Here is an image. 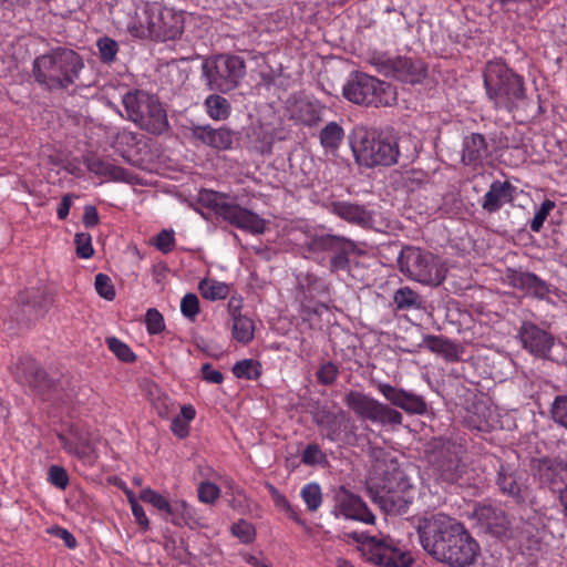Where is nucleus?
<instances>
[{"mask_svg":"<svg viewBox=\"0 0 567 567\" xmlns=\"http://www.w3.org/2000/svg\"><path fill=\"white\" fill-rule=\"evenodd\" d=\"M416 532L422 548L437 561L466 567L480 553L478 543L456 518L435 513L419 519Z\"/></svg>","mask_w":567,"mask_h":567,"instance_id":"1","label":"nucleus"},{"mask_svg":"<svg viewBox=\"0 0 567 567\" xmlns=\"http://www.w3.org/2000/svg\"><path fill=\"white\" fill-rule=\"evenodd\" d=\"M349 140L353 156L361 166H391L398 163L400 156L398 137L390 132L378 133L359 125L352 130Z\"/></svg>","mask_w":567,"mask_h":567,"instance_id":"2","label":"nucleus"},{"mask_svg":"<svg viewBox=\"0 0 567 567\" xmlns=\"http://www.w3.org/2000/svg\"><path fill=\"white\" fill-rule=\"evenodd\" d=\"M484 86L496 110L514 112L525 107L527 103L524 79L499 60L486 64Z\"/></svg>","mask_w":567,"mask_h":567,"instance_id":"3","label":"nucleus"},{"mask_svg":"<svg viewBox=\"0 0 567 567\" xmlns=\"http://www.w3.org/2000/svg\"><path fill=\"white\" fill-rule=\"evenodd\" d=\"M83 68V60L75 51L56 48L34 60L33 75L41 85L64 89L76 81Z\"/></svg>","mask_w":567,"mask_h":567,"instance_id":"4","label":"nucleus"},{"mask_svg":"<svg viewBox=\"0 0 567 567\" xmlns=\"http://www.w3.org/2000/svg\"><path fill=\"white\" fill-rule=\"evenodd\" d=\"M122 103L126 118L152 134H162L168 128L167 114L159 101L152 94L135 90L123 95Z\"/></svg>","mask_w":567,"mask_h":567,"instance_id":"5","label":"nucleus"},{"mask_svg":"<svg viewBox=\"0 0 567 567\" xmlns=\"http://www.w3.org/2000/svg\"><path fill=\"white\" fill-rule=\"evenodd\" d=\"M245 74V61L237 55L217 54L202 63V76L212 91L228 93L239 86Z\"/></svg>","mask_w":567,"mask_h":567,"instance_id":"6","label":"nucleus"},{"mask_svg":"<svg viewBox=\"0 0 567 567\" xmlns=\"http://www.w3.org/2000/svg\"><path fill=\"white\" fill-rule=\"evenodd\" d=\"M342 94L349 102L363 105L385 106L395 100L390 84L360 72L348 79Z\"/></svg>","mask_w":567,"mask_h":567,"instance_id":"7","label":"nucleus"},{"mask_svg":"<svg viewBox=\"0 0 567 567\" xmlns=\"http://www.w3.org/2000/svg\"><path fill=\"white\" fill-rule=\"evenodd\" d=\"M398 261L402 272L421 284L437 286L445 279L446 270L440 260L420 248H403Z\"/></svg>","mask_w":567,"mask_h":567,"instance_id":"8","label":"nucleus"},{"mask_svg":"<svg viewBox=\"0 0 567 567\" xmlns=\"http://www.w3.org/2000/svg\"><path fill=\"white\" fill-rule=\"evenodd\" d=\"M362 555L375 565L386 567H410L413 558L406 550L394 546L393 540L382 535L371 536L367 533H353Z\"/></svg>","mask_w":567,"mask_h":567,"instance_id":"9","label":"nucleus"},{"mask_svg":"<svg viewBox=\"0 0 567 567\" xmlns=\"http://www.w3.org/2000/svg\"><path fill=\"white\" fill-rule=\"evenodd\" d=\"M413 497V486L402 471L392 472L375 493V501L389 514L405 512Z\"/></svg>","mask_w":567,"mask_h":567,"instance_id":"10","label":"nucleus"},{"mask_svg":"<svg viewBox=\"0 0 567 567\" xmlns=\"http://www.w3.org/2000/svg\"><path fill=\"white\" fill-rule=\"evenodd\" d=\"M346 405L359 417L381 425H401L402 414L377 399L360 392L349 391L344 396Z\"/></svg>","mask_w":567,"mask_h":567,"instance_id":"11","label":"nucleus"},{"mask_svg":"<svg viewBox=\"0 0 567 567\" xmlns=\"http://www.w3.org/2000/svg\"><path fill=\"white\" fill-rule=\"evenodd\" d=\"M173 18L167 9L158 4L146 6L137 17L138 25H128V31L137 38H174L178 33L176 25H171L166 19Z\"/></svg>","mask_w":567,"mask_h":567,"instance_id":"12","label":"nucleus"},{"mask_svg":"<svg viewBox=\"0 0 567 567\" xmlns=\"http://www.w3.org/2000/svg\"><path fill=\"white\" fill-rule=\"evenodd\" d=\"M210 196L213 198L209 199V204L216 214L229 224L254 234H262L265 231V220L254 212L227 202L226 196L221 194L212 193Z\"/></svg>","mask_w":567,"mask_h":567,"instance_id":"13","label":"nucleus"},{"mask_svg":"<svg viewBox=\"0 0 567 567\" xmlns=\"http://www.w3.org/2000/svg\"><path fill=\"white\" fill-rule=\"evenodd\" d=\"M532 471L540 484L558 494L560 502L567 491V463L559 458H537L533 461Z\"/></svg>","mask_w":567,"mask_h":567,"instance_id":"14","label":"nucleus"},{"mask_svg":"<svg viewBox=\"0 0 567 567\" xmlns=\"http://www.w3.org/2000/svg\"><path fill=\"white\" fill-rule=\"evenodd\" d=\"M60 444L69 453L78 457L83 464L92 466L97 457L96 436L79 429H71L69 434L58 435Z\"/></svg>","mask_w":567,"mask_h":567,"instance_id":"15","label":"nucleus"},{"mask_svg":"<svg viewBox=\"0 0 567 567\" xmlns=\"http://www.w3.org/2000/svg\"><path fill=\"white\" fill-rule=\"evenodd\" d=\"M377 386L392 405L402 409L408 414L423 415L426 413L427 404L422 395L384 382H379Z\"/></svg>","mask_w":567,"mask_h":567,"instance_id":"16","label":"nucleus"},{"mask_svg":"<svg viewBox=\"0 0 567 567\" xmlns=\"http://www.w3.org/2000/svg\"><path fill=\"white\" fill-rule=\"evenodd\" d=\"M334 515L342 516L348 519L360 520L365 524H373L374 515L368 509L363 501L349 492L344 487H340L336 492Z\"/></svg>","mask_w":567,"mask_h":567,"instance_id":"17","label":"nucleus"},{"mask_svg":"<svg viewBox=\"0 0 567 567\" xmlns=\"http://www.w3.org/2000/svg\"><path fill=\"white\" fill-rule=\"evenodd\" d=\"M518 337L523 348L539 358H548L555 342L550 333L532 322H524L522 324Z\"/></svg>","mask_w":567,"mask_h":567,"instance_id":"18","label":"nucleus"},{"mask_svg":"<svg viewBox=\"0 0 567 567\" xmlns=\"http://www.w3.org/2000/svg\"><path fill=\"white\" fill-rule=\"evenodd\" d=\"M506 281L511 287L536 298L542 299L549 292L548 285L533 272L508 269Z\"/></svg>","mask_w":567,"mask_h":567,"instance_id":"19","label":"nucleus"},{"mask_svg":"<svg viewBox=\"0 0 567 567\" xmlns=\"http://www.w3.org/2000/svg\"><path fill=\"white\" fill-rule=\"evenodd\" d=\"M388 73L401 82L420 83L425 76L424 64L419 60L398 56L388 60Z\"/></svg>","mask_w":567,"mask_h":567,"instance_id":"20","label":"nucleus"},{"mask_svg":"<svg viewBox=\"0 0 567 567\" xmlns=\"http://www.w3.org/2000/svg\"><path fill=\"white\" fill-rule=\"evenodd\" d=\"M480 525L496 537L506 535L509 522L505 513L492 505H481L474 512Z\"/></svg>","mask_w":567,"mask_h":567,"instance_id":"21","label":"nucleus"},{"mask_svg":"<svg viewBox=\"0 0 567 567\" xmlns=\"http://www.w3.org/2000/svg\"><path fill=\"white\" fill-rule=\"evenodd\" d=\"M497 486L501 492L516 502H523L526 494V483L522 474L509 465H502L497 474Z\"/></svg>","mask_w":567,"mask_h":567,"instance_id":"22","label":"nucleus"},{"mask_svg":"<svg viewBox=\"0 0 567 567\" xmlns=\"http://www.w3.org/2000/svg\"><path fill=\"white\" fill-rule=\"evenodd\" d=\"M313 422L326 432L327 439L332 442L341 439V433L346 429L347 416L343 411L337 413L327 408H320L312 414Z\"/></svg>","mask_w":567,"mask_h":567,"instance_id":"23","label":"nucleus"},{"mask_svg":"<svg viewBox=\"0 0 567 567\" xmlns=\"http://www.w3.org/2000/svg\"><path fill=\"white\" fill-rule=\"evenodd\" d=\"M193 136L216 150H228L231 147L235 133L226 127L213 128L209 125L195 126L193 128Z\"/></svg>","mask_w":567,"mask_h":567,"instance_id":"24","label":"nucleus"},{"mask_svg":"<svg viewBox=\"0 0 567 567\" xmlns=\"http://www.w3.org/2000/svg\"><path fill=\"white\" fill-rule=\"evenodd\" d=\"M515 187L508 182L495 181L483 197L482 208L495 213L514 200Z\"/></svg>","mask_w":567,"mask_h":567,"instance_id":"25","label":"nucleus"},{"mask_svg":"<svg viewBox=\"0 0 567 567\" xmlns=\"http://www.w3.org/2000/svg\"><path fill=\"white\" fill-rule=\"evenodd\" d=\"M330 212L343 220L367 228L371 227L373 217L371 212L363 206L349 202H333L330 205Z\"/></svg>","mask_w":567,"mask_h":567,"instance_id":"26","label":"nucleus"},{"mask_svg":"<svg viewBox=\"0 0 567 567\" xmlns=\"http://www.w3.org/2000/svg\"><path fill=\"white\" fill-rule=\"evenodd\" d=\"M321 105L307 99L297 100L290 107L291 118L301 124L312 126L321 120Z\"/></svg>","mask_w":567,"mask_h":567,"instance_id":"27","label":"nucleus"},{"mask_svg":"<svg viewBox=\"0 0 567 567\" xmlns=\"http://www.w3.org/2000/svg\"><path fill=\"white\" fill-rule=\"evenodd\" d=\"M12 373L18 382L37 388L38 382L44 379V372L39 370L31 358L19 360L12 368Z\"/></svg>","mask_w":567,"mask_h":567,"instance_id":"28","label":"nucleus"},{"mask_svg":"<svg viewBox=\"0 0 567 567\" xmlns=\"http://www.w3.org/2000/svg\"><path fill=\"white\" fill-rule=\"evenodd\" d=\"M87 168L91 173L107 177L115 182H130L131 174L123 167L116 166L107 161L101 158H92L87 163Z\"/></svg>","mask_w":567,"mask_h":567,"instance_id":"29","label":"nucleus"},{"mask_svg":"<svg viewBox=\"0 0 567 567\" xmlns=\"http://www.w3.org/2000/svg\"><path fill=\"white\" fill-rule=\"evenodd\" d=\"M423 344L430 351L441 354L449 361H454L458 358L457 347L443 337L426 334L423 337Z\"/></svg>","mask_w":567,"mask_h":567,"instance_id":"30","label":"nucleus"},{"mask_svg":"<svg viewBox=\"0 0 567 567\" xmlns=\"http://www.w3.org/2000/svg\"><path fill=\"white\" fill-rule=\"evenodd\" d=\"M357 245L353 240L344 238L342 244L338 245V249L332 250L333 256L330 259V271L338 272L348 270L350 266L349 255L355 252Z\"/></svg>","mask_w":567,"mask_h":567,"instance_id":"31","label":"nucleus"},{"mask_svg":"<svg viewBox=\"0 0 567 567\" xmlns=\"http://www.w3.org/2000/svg\"><path fill=\"white\" fill-rule=\"evenodd\" d=\"M344 137L343 128L337 122L328 123L319 134L321 146L326 153H334Z\"/></svg>","mask_w":567,"mask_h":567,"instance_id":"32","label":"nucleus"},{"mask_svg":"<svg viewBox=\"0 0 567 567\" xmlns=\"http://www.w3.org/2000/svg\"><path fill=\"white\" fill-rule=\"evenodd\" d=\"M204 106L207 115L214 121L227 120L231 112L229 101L219 94L208 95L204 101Z\"/></svg>","mask_w":567,"mask_h":567,"instance_id":"33","label":"nucleus"},{"mask_svg":"<svg viewBox=\"0 0 567 567\" xmlns=\"http://www.w3.org/2000/svg\"><path fill=\"white\" fill-rule=\"evenodd\" d=\"M393 303L396 310L410 311L423 308L422 297L409 287L398 289L393 295Z\"/></svg>","mask_w":567,"mask_h":567,"instance_id":"34","label":"nucleus"},{"mask_svg":"<svg viewBox=\"0 0 567 567\" xmlns=\"http://www.w3.org/2000/svg\"><path fill=\"white\" fill-rule=\"evenodd\" d=\"M485 153V138L481 134H472L464 140L462 162L466 165L478 162Z\"/></svg>","mask_w":567,"mask_h":567,"instance_id":"35","label":"nucleus"},{"mask_svg":"<svg viewBox=\"0 0 567 567\" xmlns=\"http://www.w3.org/2000/svg\"><path fill=\"white\" fill-rule=\"evenodd\" d=\"M198 290L203 298L209 301L221 300L229 295V286L227 284L209 278L199 281Z\"/></svg>","mask_w":567,"mask_h":567,"instance_id":"36","label":"nucleus"},{"mask_svg":"<svg viewBox=\"0 0 567 567\" xmlns=\"http://www.w3.org/2000/svg\"><path fill=\"white\" fill-rule=\"evenodd\" d=\"M196 411L193 405L187 404L181 408V415L175 416L171 423V431L178 439H185L189 434V423L195 419Z\"/></svg>","mask_w":567,"mask_h":567,"instance_id":"37","label":"nucleus"},{"mask_svg":"<svg viewBox=\"0 0 567 567\" xmlns=\"http://www.w3.org/2000/svg\"><path fill=\"white\" fill-rule=\"evenodd\" d=\"M171 508L173 509L168 511L167 515L174 525H189L196 519V509L183 499L175 501Z\"/></svg>","mask_w":567,"mask_h":567,"instance_id":"38","label":"nucleus"},{"mask_svg":"<svg viewBox=\"0 0 567 567\" xmlns=\"http://www.w3.org/2000/svg\"><path fill=\"white\" fill-rule=\"evenodd\" d=\"M346 237L336 236V235H316L311 237L307 244L308 250L310 252H323V251H332L338 249V245L342 244V240Z\"/></svg>","mask_w":567,"mask_h":567,"instance_id":"39","label":"nucleus"},{"mask_svg":"<svg viewBox=\"0 0 567 567\" xmlns=\"http://www.w3.org/2000/svg\"><path fill=\"white\" fill-rule=\"evenodd\" d=\"M254 331H255V327H254V323L251 321V319H249L248 317L246 316H243V317H235L233 319V337L236 341L240 342V343H248L252 340L254 338Z\"/></svg>","mask_w":567,"mask_h":567,"instance_id":"40","label":"nucleus"},{"mask_svg":"<svg viewBox=\"0 0 567 567\" xmlns=\"http://www.w3.org/2000/svg\"><path fill=\"white\" fill-rule=\"evenodd\" d=\"M233 373L239 379L256 380L261 373V365L256 360L245 359L233 367Z\"/></svg>","mask_w":567,"mask_h":567,"instance_id":"41","label":"nucleus"},{"mask_svg":"<svg viewBox=\"0 0 567 567\" xmlns=\"http://www.w3.org/2000/svg\"><path fill=\"white\" fill-rule=\"evenodd\" d=\"M96 48L99 51L100 60L104 64L113 63L120 49L118 43L110 37L99 38L96 41Z\"/></svg>","mask_w":567,"mask_h":567,"instance_id":"42","label":"nucleus"},{"mask_svg":"<svg viewBox=\"0 0 567 567\" xmlns=\"http://www.w3.org/2000/svg\"><path fill=\"white\" fill-rule=\"evenodd\" d=\"M437 470L443 480L449 482H456L461 477L460 461L456 454H449L446 460L437 463Z\"/></svg>","mask_w":567,"mask_h":567,"instance_id":"43","label":"nucleus"},{"mask_svg":"<svg viewBox=\"0 0 567 567\" xmlns=\"http://www.w3.org/2000/svg\"><path fill=\"white\" fill-rule=\"evenodd\" d=\"M300 496L307 505V508L311 512L317 511L322 503V493L319 484L309 483L306 484L300 492Z\"/></svg>","mask_w":567,"mask_h":567,"instance_id":"44","label":"nucleus"},{"mask_svg":"<svg viewBox=\"0 0 567 567\" xmlns=\"http://www.w3.org/2000/svg\"><path fill=\"white\" fill-rule=\"evenodd\" d=\"M550 414L554 422L567 430V395H558L551 403Z\"/></svg>","mask_w":567,"mask_h":567,"instance_id":"45","label":"nucleus"},{"mask_svg":"<svg viewBox=\"0 0 567 567\" xmlns=\"http://www.w3.org/2000/svg\"><path fill=\"white\" fill-rule=\"evenodd\" d=\"M140 497L143 502L151 504L158 511L165 512L166 514L172 509V504L168 499L152 488L143 489Z\"/></svg>","mask_w":567,"mask_h":567,"instance_id":"46","label":"nucleus"},{"mask_svg":"<svg viewBox=\"0 0 567 567\" xmlns=\"http://www.w3.org/2000/svg\"><path fill=\"white\" fill-rule=\"evenodd\" d=\"M109 349L123 362H132L135 355L131 348L115 337L106 338Z\"/></svg>","mask_w":567,"mask_h":567,"instance_id":"47","label":"nucleus"},{"mask_svg":"<svg viewBox=\"0 0 567 567\" xmlns=\"http://www.w3.org/2000/svg\"><path fill=\"white\" fill-rule=\"evenodd\" d=\"M231 534L241 543L249 544L255 539L256 530L252 524L245 519H240L231 526Z\"/></svg>","mask_w":567,"mask_h":567,"instance_id":"48","label":"nucleus"},{"mask_svg":"<svg viewBox=\"0 0 567 567\" xmlns=\"http://www.w3.org/2000/svg\"><path fill=\"white\" fill-rule=\"evenodd\" d=\"M94 287L96 292L103 299L111 301L115 298V289L111 278L105 274H97L94 280Z\"/></svg>","mask_w":567,"mask_h":567,"instance_id":"49","label":"nucleus"},{"mask_svg":"<svg viewBox=\"0 0 567 567\" xmlns=\"http://www.w3.org/2000/svg\"><path fill=\"white\" fill-rule=\"evenodd\" d=\"M146 331L150 334H158L165 329L163 315L155 308H151L145 313Z\"/></svg>","mask_w":567,"mask_h":567,"instance_id":"50","label":"nucleus"},{"mask_svg":"<svg viewBox=\"0 0 567 567\" xmlns=\"http://www.w3.org/2000/svg\"><path fill=\"white\" fill-rule=\"evenodd\" d=\"M153 245L163 254L171 252L175 247V231L173 229H163L153 239Z\"/></svg>","mask_w":567,"mask_h":567,"instance_id":"51","label":"nucleus"},{"mask_svg":"<svg viewBox=\"0 0 567 567\" xmlns=\"http://www.w3.org/2000/svg\"><path fill=\"white\" fill-rule=\"evenodd\" d=\"M76 245V255L82 259H89L93 256L92 237L87 233H78L74 238Z\"/></svg>","mask_w":567,"mask_h":567,"instance_id":"52","label":"nucleus"},{"mask_svg":"<svg viewBox=\"0 0 567 567\" xmlns=\"http://www.w3.org/2000/svg\"><path fill=\"white\" fill-rule=\"evenodd\" d=\"M181 312L184 317L194 320L199 312V300L195 293H186L181 300Z\"/></svg>","mask_w":567,"mask_h":567,"instance_id":"53","label":"nucleus"},{"mask_svg":"<svg viewBox=\"0 0 567 567\" xmlns=\"http://www.w3.org/2000/svg\"><path fill=\"white\" fill-rule=\"evenodd\" d=\"M555 207V203L547 199L542 203L540 207L536 210L532 221H530V229L534 233H538L544 221L546 220L547 216L549 215L550 210Z\"/></svg>","mask_w":567,"mask_h":567,"instance_id":"54","label":"nucleus"},{"mask_svg":"<svg viewBox=\"0 0 567 567\" xmlns=\"http://www.w3.org/2000/svg\"><path fill=\"white\" fill-rule=\"evenodd\" d=\"M338 374V367L329 361L320 365L317 372V379L321 384L331 385L336 382Z\"/></svg>","mask_w":567,"mask_h":567,"instance_id":"55","label":"nucleus"},{"mask_svg":"<svg viewBox=\"0 0 567 567\" xmlns=\"http://www.w3.org/2000/svg\"><path fill=\"white\" fill-rule=\"evenodd\" d=\"M197 492L199 501L205 504H213L220 495L219 487L210 482H202Z\"/></svg>","mask_w":567,"mask_h":567,"instance_id":"56","label":"nucleus"},{"mask_svg":"<svg viewBox=\"0 0 567 567\" xmlns=\"http://www.w3.org/2000/svg\"><path fill=\"white\" fill-rule=\"evenodd\" d=\"M49 482L61 488V489H64L68 484H69V476H68V473L66 471L61 467V466H58V465H52L50 468H49Z\"/></svg>","mask_w":567,"mask_h":567,"instance_id":"57","label":"nucleus"},{"mask_svg":"<svg viewBox=\"0 0 567 567\" xmlns=\"http://www.w3.org/2000/svg\"><path fill=\"white\" fill-rule=\"evenodd\" d=\"M301 460L307 465H315L324 461V454L317 444H310L305 449Z\"/></svg>","mask_w":567,"mask_h":567,"instance_id":"58","label":"nucleus"},{"mask_svg":"<svg viewBox=\"0 0 567 567\" xmlns=\"http://www.w3.org/2000/svg\"><path fill=\"white\" fill-rule=\"evenodd\" d=\"M128 499L132 508V513L136 519V522L144 528L147 529L150 527V520L146 516L144 508L137 503L134 496L130 493Z\"/></svg>","mask_w":567,"mask_h":567,"instance_id":"59","label":"nucleus"},{"mask_svg":"<svg viewBox=\"0 0 567 567\" xmlns=\"http://www.w3.org/2000/svg\"><path fill=\"white\" fill-rule=\"evenodd\" d=\"M200 371L203 379L208 383L219 384L224 380L221 372L213 369L210 363L203 364Z\"/></svg>","mask_w":567,"mask_h":567,"instance_id":"60","label":"nucleus"},{"mask_svg":"<svg viewBox=\"0 0 567 567\" xmlns=\"http://www.w3.org/2000/svg\"><path fill=\"white\" fill-rule=\"evenodd\" d=\"M52 533L56 537L61 538L68 548L73 549L76 547V539L68 529L58 527L55 529H52Z\"/></svg>","mask_w":567,"mask_h":567,"instance_id":"61","label":"nucleus"},{"mask_svg":"<svg viewBox=\"0 0 567 567\" xmlns=\"http://www.w3.org/2000/svg\"><path fill=\"white\" fill-rule=\"evenodd\" d=\"M83 224L85 227H94L99 224V214L94 206H85L83 214Z\"/></svg>","mask_w":567,"mask_h":567,"instance_id":"62","label":"nucleus"},{"mask_svg":"<svg viewBox=\"0 0 567 567\" xmlns=\"http://www.w3.org/2000/svg\"><path fill=\"white\" fill-rule=\"evenodd\" d=\"M241 308L243 298L240 296H231L228 300V312L231 319H234L235 317H243Z\"/></svg>","mask_w":567,"mask_h":567,"instance_id":"63","label":"nucleus"},{"mask_svg":"<svg viewBox=\"0 0 567 567\" xmlns=\"http://www.w3.org/2000/svg\"><path fill=\"white\" fill-rule=\"evenodd\" d=\"M71 205H72V197L70 194H65L62 197L61 203L56 209V215H58L59 219L63 220L68 217V215L70 213Z\"/></svg>","mask_w":567,"mask_h":567,"instance_id":"64","label":"nucleus"}]
</instances>
